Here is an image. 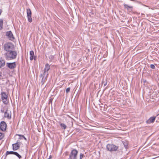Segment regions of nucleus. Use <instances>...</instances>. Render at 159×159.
I'll use <instances>...</instances> for the list:
<instances>
[{"label": "nucleus", "instance_id": "obj_1", "mask_svg": "<svg viewBox=\"0 0 159 159\" xmlns=\"http://www.w3.org/2000/svg\"><path fill=\"white\" fill-rule=\"evenodd\" d=\"M17 52L14 50L6 52L4 54L5 58L8 60L15 59L17 56Z\"/></svg>", "mask_w": 159, "mask_h": 159}, {"label": "nucleus", "instance_id": "obj_2", "mask_svg": "<svg viewBox=\"0 0 159 159\" xmlns=\"http://www.w3.org/2000/svg\"><path fill=\"white\" fill-rule=\"evenodd\" d=\"M3 49L6 52L15 50V47L13 44L11 43H6L3 45Z\"/></svg>", "mask_w": 159, "mask_h": 159}, {"label": "nucleus", "instance_id": "obj_3", "mask_svg": "<svg viewBox=\"0 0 159 159\" xmlns=\"http://www.w3.org/2000/svg\"><path fill=\"white\" fill-rule=\"evenodd\" d=\"M49 73H47L42 71V73H41L39 75L40 79H41V85H43L44 83L47 80Z\"/></svg>", "mask_w": 159, "mask_h": 159}, {"label": "nucleus", "instance_id": "obj_4", "mask_svg": "<svg viewBox=\"0 0 159 159\" xmlns=\"http://www.w3.org/2000/svg\"><path fill=\"white\" fill-rule=\"evenodd\" d=\"M106 148L107 151L111 152L117 151L118 147L113 144H108L106 145Z\"/></svg>", "mask_w": 159, "mask_h": 159}, {"label": "nucleus", "instance_id": "obj_5", "mask_svg": "<svg viewBox=\"0 0 159 159\" xmlns=\"http://www.w3.org/2000/svg\"><path fill=\"white\" fill-rule=\"evenodd\" d=\"M1 99L2 100L3 103L5 104H7L8 102V101L7 100V94L6 93L2 92L1 93Z\"/></svg>", "mask_w": 159, "mask_h": 159}, {"label": "nucleus", "instance_id": "obj_6", "mask_svg": "<svg viewBox=\"0 0 159 159\" xmlns=\"http://www.w3.org/2000/svg\"><path fill=\"white\" fill-rule=\"evenodd\" d=\"M78 151L75 149H73L71 151L69 155L68 159H77Z\"/></svg>", "mask_w": 159, "mask_h": 159}, {"label": "nucleus", "instance_id": "obj_7", "mask_svg": "<svg viewBox=\"0 0 159 159\" xmlns=\"http://www.w3.org/2000/svg\"><path fill=\"white\" fill-rule=\"evenodd\" d=\"M26 13L28 21L30 23L32 22V12L30 9L27 8L26 9Z\"/></svg>", "mask_w": 159, "mask_h": 159}, {"label": "nucleus", "instance_id": "obj_8", "mask_svg": "<svg viewBox=\"0 0 159 159\" xmlns=\"http://www.w3.org/2000/svg\"><path fill=\"white\" fill-rule=\"evenodd\" d=\"M6 36L11 41H14L15 39V38L11 31L6 32Z\"/></svg>", "mask_w": 159, "mask_h": 159}, {"label": "nucleus", "instance_id": "obj_9", "mask_svg": "<svg viewBox=\"0 0 159 159\" xmlns=\"http://www.w3.org/2000/svg\"><path fill=\"white\" fill-rule=\"evenodd\" d=\"M16 62H14L12 63H7V66L10 69H12L15 68L16 66Z\"/></svg>", "mask_w": 159, "mask_h": 159}, {"label": "nucleus", "instance_id": "obj_10", "mask_svg": "<svg viewBox=\"0 0 159 159\" xmlns=\"http://www.w3.org/2000/svg\"><path fill=\"white\" fill-rule=\"evenodd\" d=\"M21 143V142L17 141L16 143L12 144L13 150L16 151L19 149Z\"/></svg>", "mask_w": 159, "mask_h": 159}, {"label": "nucleus", "instance_id": "obj_11", "mask_svg": "<svg viewBox=\"0 0 159 159\" xmlns=\"http://www.w3.org/2000/svg\"><path fill=\"white\" fill-rule=\"evenodd\" d=\"M7 124L4 121H2L1 122L0 124V129L2 131L6 130L7 128Z\"/></svg>", "mask_w": 159, "mask_h": 159}, {"label": "nucleus", "instance_id": "obj_12", "mask_svg": "<svg viewBox=\"0 0 159 159\" xmlns=\"http://www.w3.org/2000/svg\"><path fill=\"white\" fill-rule=\"evenodd\" d=\"M4 116L8 119H10L11 118V112L7 109L4 112Z\"/></svg>", "mask_w": 159, "mask_h": 159}, {"label": "nucleus", "instance_id": "obj_13", "mask_svg": "<svg viewBox=\"0 0 159 159\" xmlns=\"http://www.w3.org/2000/svg\"><path fill=\"white\" fill-rule=\"evenodd\" d=\"M50 69V65L48 63H46L45 65V67L43 71L47 73H49L48 71Z\"/></svg>", "mask_w": 159, "mask_h": 159}, {"label": "nucleus", "instance_id": "obj_14", "mask_svg": "<svg viewBox=\"0 0 159 159\" xmlns=\"http://www.w3.org/2000/svg\"><path fill=\"white\" fill-rule=\"evenodd\" d=\"M123 5L125 8L127 9L128 11L130 12L132 11L133 8L132 6H129L125 4H124Z\"/></svg>", "mask_w": 159, "mask_h": 159}, {"label": "nucleus", "instance_id": "obj_15", "mask_svg": "<svg viewBox=\"0 0 159 159\" xmlns=\"http://www.w3.org/2000/svg\"><path fill=\"white\" fill-rule=\"evenodd\" d=\"M156 117L153 116L152 117L146 121V122L148 124H150L151 123H153L155 120Z\"/></svg>", "mask_w": 159, "mask_h": 159}, {"label": "nucleus", "instance_id": "obj_16", "mask_svg": "<svg viewBox=\"0 0 159 159\" xmlns=\"http://www.w3.org/2000/svg\"><path fill=\"white\" fill-rule=\"evenodd\" d=\"M5 61L4 60L2 59V58L0 59V68L5 66Z\"/></svg>", "mask_w": 159, "mask_h": 159}, {"label": "nucleus", "instance_id": "obj_17", "mask_svg": "<svg viewBox=\"0 0 159 159\" xmlns=\"http://www.w3.org/2000/svg\"><path fill=\"white\" fill-rule=\"evenodd\" d=\"M59 124L60 125L61 128L62 129H66V128L67 127L66 125H65L63 123H61L60 122H59Z\"/></svg>", "mask_w": 159, "mask_h": 159}, {"label": "nucleus", "instance_id": "obj_18", "mask_svg": "<svg viewBox=\"0 0 159 159\" xmlns=\"http://www.w3.org/2000/svg\"><path fill=\"white\" fill-rule=\"evenodd\" d=\"M15 152L11 151H7L6 152V157H7V155L8 154H14Z\"/></svg>", "mask_w": 159, "mask_h": 159}, {"label": "nucleus", "instance_id": "obj_19", "mask_svg": "<svg viewBox=\"0 0 159 159\" xmlns=\"http://www.w3.org/2000/svg\"><path fill=\"white\" fill-rule=\"evenodd\" d=\"M3 20L2 19H0V30L3 29Z\"/></svg>", "mask_w": 159, "mask_h": 159}, {"label": "nucleus", "instance_id": "obj_20", "mask_svg": "<svg viewBox=\"0 0 159 159\" xmlns=\"http://www.w3.org/2000/svg\"><path fill=\"white\" fill-rule=\"evenodd\" d=\"M107 80L106 79L105 80L104 79H103L102 80V84H103L104 86H105L107 84Z\"/></svg>", "mask_w": 159, "mask_h": 159}, {"label": "nucleus", "instance_id": "obj_21", "mask_svg": "<svg viewBox=\"0 0 159 159\" xmlns=\"http://www.w3.org/2000/svg\"><path fill=\"white\" fill-rule=\"evenodd\" d=\"M14 155L17 157L19 159H20L21 158V156L16 152H15Z\"/></svg>", "mask_w": 159, "mask_h": 159}, {"label": "nucleus", "instance_id": "obj_22", "mask_svg": "<svg viewBox=\"0 0 159 159\" xmlns=\"http://www.w3.org/2000/svg\"><path fill=\"white\" fill-rule=\"evenodd\" d=\"M4 134L0 132V140L2 139L4 137Z\"/></svg>", "mask_w": 159, "mask_h": 159}, {"label": "nucleus", "instance_id": "obj_23", "mask_svg": "<svg viewBox=\"0 0 159 159\" xmlns=\"http://www.w3.org/2000/svg\"><path fill=\"white\" fill-rule=\"evenodd\" d=\"M30 56H34V52L33 51H32V50L30 52Z\"/></svg>", "mask_w": 159, "mask_h": 159}, {"label": "nucleus", "instance_id": "obj_24", "mask_svg": "<svg viewBox=\"0 0 159 159\" xmlns=\"http://www.w3.org/2000/svg\"><path fill=\"white\" fill-rule=\"evenodd\" d=\"M150 67L152 69H155V66L153 64L150 65Z\"/></svg>", "mask_w": 159, "mask_h": 159}, {"label": "nucleus", "instance_id": "obj_25", "mask_svg": "<svg viewBox=\"0 0 159 159\" xmlns=\"http://www.w3.org/2000/svg\"><path fill=\"white\" fill-rule=\"evenodd\" d=\"M70 90V87L68 88L66 90V92L67 93H69Z\"/></svg>", "mask_w": 159, "mask_h": 159}, {"label": "nucleus", "instance_id": "obj_26", "mask_svg": "<svg viewBox=\"0 0 159 159\" xmlns=\"http://www.w3.org/2000/svg\"><path fill=\"white\" fill-rule=\"evenodd\" d=\"M83 154L82 153H80V159H82V158H83Z\"/></svg>", "mask_w": 159, "mask_h": 159}, {"label": "nucleus", "instance_id": "obj_27", "mask_svg": "<svg viewBox=\"0 0 159 159\" xmlns=\"http://www.w3.org/2000/svg\"><path fill=\"white\" fill-rule=\"evenodd\" d=\"M34 56H30V59L31 60H33L34 59Z\"/></svg>", "mask_w": 159, "mask_h": 159}, {"label": "nucleus", "instance_id": "obj_28", "mask_svg": "<svg viewBox=\"0 0 159 159\" xmlns=\"http://www.w3.org/2000/svg\"><path fill=\"white\" fill-rule=\"evenodd\" d=\"M2 12V10L1 9H0V16L1 15Z\"/></svg>", "mask_w": 159, "mask_h": 159}, {"label": "nucleus", "instance_id": "obj_29", "mask_svg": "<svg viewBox=\"0 0 159 159\" xmlns=\"http://www.w3.org/2000/svg\"><path fill=\"white\" fill-rule=\"evenodd\" d=\"M18 135L19 136H21L23 138H24L25 137L23 135Z\"/></svg>", "mask_w": 159, "mask_h": 159}, {"label": "nucleus", "instance_id": "obj_30", "mask_svg": "<svg viewBox=\"0 0 159 159\" xmlns=\"http://www.w3.org/2000/svg\"><path fill=\"white\" fill-rule=\"evenodd\" d=\"M52 156L51 155H50L49 156V158H50V159H51L52 158Z\"/></svg>", "mask_w": 159, "mask_h": 159}, {"label": "nucleus", "instance_id": "obj_31", "mask_svg": "<svg viewBox=\"0 0 159 159\" xmlns=\"http://www.w3.org/2000/svg\"><path fill=\"white\" fill-rule=\"evenodd\" d=\"M24 138V139H25V140H27V139L25 137L23 138Z\"/></svg>", "mask_w": 159, "mask_h": 159}, {"label": "nucleus", "instance_id": "obj_32", "mask_svg": "<svg viewBox=\"0 0 159 159\" xmlns=\"http://www.w3.org/2000/svg\"><path fill=\"white\" fill-rule=\"evenodd\" d=\"M50 57H51V59H53V56H51Z\"/></svg>", "mask_w": 159, "mask_h": 159}, {"label": "nucleus", "instance_id": "obj_33", "mask_svg": "<svg viewBox=\"0 0 159 159\" xmlns=\"http://www.w3.org/2000/svg\"><path fill=\"white\" fill-rule=\"evenodd\" d=\"M34 60H36V58H35V57H34Z\"/></svg>", "mask_w": 159, "mask_h": 159}, {"label": "nucleus", "instance_id": "obj_34", "mask_svg": "<svg viewBox=\"0 0 159 159\" xmlns=\"http://www.w3.org/2000/svg\"><path fill=\"white\" fill-rule=\"evenodd\" d=\"M1 111L2 112H4V110H3V111L1 110Z\"/></svg>", "mask_w": 159, "mask_h": 159}, {"label": "nucleus", "instance_id": "obj_35", "mask_svg": "<svg viewBox=\"0 0 159 159\" xmlns=\"http://www.w3.org/2000/svg\"><path fill=\"white\" fill-rule=\"evenodd\" d=\"M50 102H52V100H51V99H50Z\"/></svg>", "mask_w": 159, "mask_h": 159}, {"label": "nucleus", "instance_id": "obj_36", "mask_svg": "<svg viewBox=\"0 0 159 159\" xmlns=\"http://www.w3.org/2000/svg\"><path fill=\"white\" fill-rule=\"evenodd\" d=\"M0 77H2V75H0Z\"/></svg>", "mask_w": 159, "mask_h": 159}, {"label": "nucleus", "instance_id": "obj_37", "mask_svg": "<svg viewBox=\"0 0 159 159\" xmlns=\"http://www.w3.org/2000/svg\"><path fill=\"white\" fill-rule=\"evenodd\" d=\"M6 156H5V158H4V159H5L6 158Z\"/></svg>", "mask_w": 159, "mask_h": 159}]
</instances>
